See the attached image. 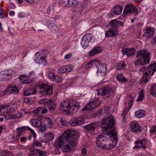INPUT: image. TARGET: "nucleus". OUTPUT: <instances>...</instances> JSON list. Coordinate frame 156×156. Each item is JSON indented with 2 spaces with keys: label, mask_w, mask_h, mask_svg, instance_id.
<instances>
[{
  "label": "nucleus",
  "mask_w": 156,
  "mask_h": 156,
  "mask_svg": "<svg viewBox=\"0 0 156 156\" xmlns=\"http://www.w3.org/2000/svg\"><path fill=\"white\" fill-rule=\"evenodd\" d=\"M44 122L47 123L48 126L51 127V124H52V120L48 117H45L44 118Z\"/></svg>",
  "instance_id": "obj_45"
},
{
  "label": "nucleus",
  "mask_w": 156,
  "mask_h": 156,
  "mask_svg": "<svg viewBox=\"0 0 156 156\" xmlns=\"http://www.w3.org/2000/svg\"><path fill=\"white\" fill-rule=\"evenodd\" d=\"M87 154V151L85 148H83L82 150V152L81 154L82 155H83L84 156H85Z\"/></svg>",
  "instance_id": "obj_60"
},
{
  "label": "nucleus",
  "mask_w": 156,
  "mask_h": 156,
  "mask_svg": "<svg viewBox=\"0 0 156 156\" xmlns=\"http://www.w3.org/2000/svg\"><path fill=\"white\" fill-rule=\"evenodd\" d=\"M30 123L33 126L37 127H39L41 125V122L37 119H31Z\"/></svg>",
  "instance_id": "obj_28"
},
{
  "label": "nucleus",
  "mask_w": 156,
  "mask_h": 156,
  "mask_svg": "<svg viewBox=\"0 0 156 156\" xmlns=\"http://www.w3.org/2000/svg\"><path fill=\"white\" fill-rule=\"evenodd\" d=\"M42 145V144L38 141H36L33 144V146L34 147L36 146L37 147H39L41 146Z\"/></svg>",
  "instance_id": "obj_54"
},
{
  "label": "nucleus",
  "mask_w": 156,
  "mask_h": 156,
  "mask_svg": "<svg viewBox=\"0 0 156 156\" xmlns=\"http://www.w3.org/2000/svg\"><path fill=\"white\" fill-rule=\"evenodd\" d=\"M135 114L136 117L141 118L144 116L145 112L143 110H138L136 112Z\"/></svg>",
  "instance_id": "obj_31"
},
{
  "label": "nucleus",
  "mask_w": 156,
  "mask_h": 156,
  "mask_svg": "<svg viewBox=\"0 0 156 156\" xmlns=\"http://www.w3.org/2000/svg\"><path fill=\"white\" fill-rule=\"evenodd\" d=\"M20 129V128L18 129V133H17V135L16 136V138L18 139L20 136L21 135L22 133V131H23L24 130H19Z\"/></svg>",
  "instance_id": "obj_58"
},
{
  "label": "nucleus",
  "mask_w": 156,
  "mask_h": 156,
  "mask_svg": "<svg viewBox=\"0 0 156 156\" xmlns=\"http://www.w3.org/2000/svg\"><path fill=\"white\" fill-rule=\"evenodd\" d=\"M37 154H38L39 156H46V153L45 151H43L38 149H36Z\"/></svg>",
  "instance_id": "obj_43"
},
{
  "label": "nucleus",
  "mask_w": 156,
  "mask_h": 156,
  "mask_svg": "<svg viewBox=\"0 0 156 156\" xmlns=\"http://www.w3.org/2000/svg\"><path fill=\"white\" fill-rule=\"evenodd\" d=\"M128 99H126L125 101L126 104H128L129 107V108H125L123 110L122 113L121 114V116L122 118L123 121L125 122L126 121L125 117L126 114L128 113V111L129 110L131 107L132 106V105L133 103V99H131L130 98H127Z\"/></svg>",
  "instance_id": "obj_14"
},
{
  "label": "nucleus",
  "mask_w": 156,
  "mask_h": 156,
  "mask_svg": "<svg viewBox=\"0 0 156 156\" xmlns=\"http://www.w3.org/2000/svg\"><path fill=\"white\" fill-rule=\"evenodd\" d=\"M118 33V31L116 29L111 27L105 33V37H109L114 36L116 35Z\"/></svg>",
  "instance_id": "obj_24"
},
{
  "label": "nucleus",
  "mask_w": 156,
  "mask_h": 156,
  "mask_svg": "<svg viewBox=\"0 0 156 156\" xmlns=\"http://www.w3.org/2000/svg\"><path fill=\"white\" fill-rule=\"evenodd\" d=\"M66 131L63 135L60 136L56 140L55 142L54 146L57 148H58L62 149V150L65 152H68L70 151V147L68 144H66V139L65 134Z\"/></svg>",
  "instance_id": "obj_3"
},
{
  "label": "nucleus",
  "mask_w": 156,
  "mask_h": 156,
  "mask_svg": "<svg viewBox=\"0 0 156 156\" xmlns=\"http://www.w3.org/2000/svg\"><path fill=\"white\" fill-rule=\"evenodd\" d=\"M29 130L30 132L31 133L34 132L33 129H32L31 128L28 126H25L23 127L20 128V129H19L20 130Z\"/></svg>",
  "instance_id": "obj_47"
},
{
  "label": "nucleus",
  "mask_w": 156,
  "mask_h": 156,
  "mask_svg": "<svg viewBox=\"0 0 156 156\" xmlns=\"http://www.w3.org/2000/svg\"><path fill=\"white\" fill-rule=\"evenodd\" d=\"M64 105H66L67 107H80V105L78 101L75 100L73 98H70L67 100L65 102H62Z\"/></svg>",
  "instance_id": "obj_18"
},
{
  "label": "nucleus",
  "mask_w": 156,
  "mask_h": 156,
  "mask_svg": "<svg viewBox=\"0 0 156 156\" xmlns=\"http://www.w3.org/2000/svg\"><path fill=\"white\" fill-rule=\"evenodd\" d=\"M19 92L18 89L15 86L12 85H10L3 93L2 96H5L6 94H17L19 93Z\"/></svg>",
  "instance_id": "obj_16"
},
{
  "label": "nucleus",
  "mask_w": 156,
  "mask_h": 156,
  "mask_svg": "<svg viewBox=\"0 0 156 156\" xmlns=\"http://www.w3.org/2000/svg\"><path fill=\"white\" fill-rule=\"evenodd\" d=\"M65 69L66 72H70L73 69V67L71 65H67L65 66Z\"/></svg>",
  "instance_id": "obj_44"
},
{
  "label": "nucleus",
  "mask_w": 156,
  "mask_h": 156,
  "mask_svg": "<svg viewBox=\"0 0 156 156\" xmlns=\"http://www.w3.org/2000/svg\"><path fill=\"white\" fill-rule=\"evenodd\" d=\"M72 56V54L71 53H69L67 55H66L65 56V58L66 59H68L71 58Z\"/></svg>",
  "instance_id": "obj_63"
},
{
  "label": "nucleus",
  "mask_w": 156,
  "mask_h": 156,
  "mask_svg": "<svg viewBox=\"0 0 156 156\" xmlns=\"http://www.w3.org/2000/svg\"><path fill=\"white\" fill-rule=\"evenodd\" d=\"M43 58V56L41 57H37L36 59H35V61H36V62H37H37H41L42 59Z\"/></svg>",
  "instance_id": "obj_57"
},
{
  "label": "nucleus",
  "mask_w": 156,
  "mask_h": 156,
  "mask_svg": "<svg viewBox=\"0 0 156 156\" xmlns=\"http://www.w3.org/2000/svg\"><path fill=\"white\" fill-rule=\"evenodd\" d=\"M114 121V118L112 115L102 121L101 126L103 130H109L97 137V145L102 149H111L117 145L118 141L117 133L113 128L115 125Z\"/></svg>",
  "instance_id": "obj_1"
},
{
  "label": "nucleus",
  "mask_w": 156,
  "mask_h": 156,
  "mask_svg": "<svg viewBox=\"0 0 156 156\" xmlns=\"http://www.w3.org/2000/svg\"><path fill=\"white\" fill-rule=\"evenodd\" d=\"M52 80L55 82H58L61 81L62 79L59 76L55 75Z\"/></svg>",
  "instance_id": "obj_50"
},
{
  "label": "nucleus",
  "mask_w": 156,
  "mask_h": 156,
  "mask_svg": "<svg viewBox=\"0 0 156 156\" xmlns=\"http://www.w3.org/2000/svg\"><path fill=\"white\" fill-rule=\"evenodd\" d=\"M146 143V140L145 139L142 140H136L135 141V143L136 144L134 147V149L140 148L142 147L143 148L145 149L146 148L145 145Z\"/></svg>",
  "instance_id": "obj_22"
},
{
  "label": "nucleus",
  "mask_w": 156,
  "mask_h": 156,
  "mask_svg": "<svg viewBox=\"0 0 156 156\" xmlns=\"http://www.w3.org/2000/svg\"><path fill=\"white\" fill-rule=\"evenodd\" d=\"M46 56H43V58L42 59V60L41 61V62H37V63L38 64H41L42 63L44 66H46V65L47 64L46 61L45 59V58H46Z\"/></svg>",
  "instance_id": "obj_48"
},
{
  "label": "nucleus",
  "mask_w": 156,
  "mask_h": 156,
  "mask_svg": "<svg viewBox=\"0 0 156 156\" xmlns=\"http://www.w3.org/2000/svg\"><path fill=\"white\" fill-rule=\"evenodd\" d=\"M130 127V131L132 132L137 133L141 130L140 126L136 122H131Z\"/></svg>",
  "instance_id": "obj_20"
},
{
  "label": "nucleus",
  "mask_w": 156,
  "mask_h": 156,
  "mask_svg": "<svg viewBox=\"0 0 156 156\" xmlns=\"http://www.w3.org/2000/svg\"><path fill=\"white\" fill-rule=\"evenodd\" d=\"M60 122L62 124V125L63 126H66V121L64 119H61L60 121Z\"/></svg>",
  "instance_id": "obj_64"
},
{
  "label": "nucleus",
  "mask_w": 156,
  "mask_h": 156,
  "mask_svg": "<svg viewBox=\"0 0 156 156\" xmlns=\"http://www.w3.org/2000/svg\"><path fill=\"white\" fill-rule=\"evenodd\" d=\"M60 105V110H63L64 114L69 115H71V113H76L80 108V107H67L66 105H64L62 102L61 103Z\"/></svg>",
  "instance_id": "obj_8"
},
{
  "label": "nucleus",
  "mask_w": 156,
  "mask_h": 156,
  "mask_svg": "<svg viewBox=\"0 0 156 156\" xmlns=\"http://www.w3.org/2000/svg\"><path fill=\"white\" fill-rule=\"evenodd\" d=\"M2 156H12V154L10 152H6L5 151H3L2 153Z\"/></svg>",
  "instance_id": "obj_51"
},
{
  "label": "nucleus",
  "mask_w": 156,
  "mask_h": 156,
  "mask_svg": "<svg viewBox=\"0 0 156 156\" xmlns=\"http://www.w3.org/2000/svg\"><path fill=\"white\" fill-rule=\"evenodd\" d=\"M116 78L119 82L125 83L127 81V79L121 74L118 75L117 76Z\"/></svg>",
  "instance_id": "obj_35"
},
{
  "label": "nucleus",
  "mask_w": 156,
  "mask_h": 156,
  "mask_svg": "<svg viewBox=\"0 0 156 156\" xmlns=\"http://www.w3.org/2000/svg\"><path fill=\"white\" fill-rule=\"evenodd\" d=\"M68 4L69 7H73L75 6L77 3L76 0H69Z\"/></svg>",
  "instance_id": "obj_41"
},
{
  "label": "nucleus",
  "mask_w": 156,
  "mask_h": 156,
  "mask_svg": "<svg viewBox=\"0 0 156 156\" xmlns=\"http://www.w3.org/2000/svg\"><path fill=\"white\" fill-rule=\"evenodd\" d=\"M5 12H4V9L1 8H0V18L3 19L5 17Z\"/></svg>",
  "instance_id": "obj_49"
},
{
  "label": "nucleus",
  "mask_w": 156,
  "mask_h": 156,
  "mask_svg": "<svg viewBox=\"0 0 156 156\" xmlns=\"http://www.w3.org/2000/svg\"><path fill=\"white\" fill-rule=\"evenodd\" d=\"M97 62L98 65H95V67L96 68V69H98V72L103 73L104 74H105L107 71V66L105 64H102L101 61L98 59L96 60V63Z\"/></svg>",
  "instance_id": "obj_15"
},
{
  "label": "nucleus",
  "mask_w": 156,
  "mask_h": 156,
  "mask_svg": "<svg viewBox=\"0 0 156 156\" xmlns=\"http://www.w3.org/2000/svg\"><path fill=\"white\" fill-rule=\"evenodd\" d=\"M69 0H61L60 1V3L61 4H65L66 5H68Z\"/></svg>",
  "instance_id": "obj_62"
},
{
  "label": "nucleus",
  "mask_w": 156,
  "mask_h": 156,
  "mask_svg": "<svg viewBox=\"0 0 156 156\" xmlns=\"http://www.w3.org/2000/svg\"><path fill=\"white\" fill-rule=\"evenodd\" d=\"M98 93V96H106L107 98H108L112 96V97H114V90L113 87L109 85H106L103 87L97 90Z\"/></svg>",
  "instance_id": "obj_5"
},
{
  "label": "nucleus",
  "mask_w": 156,
  "mask_h": 156,
  "mask_svg": "<svg viewBox=\"0 0 156 156\" xmlns=\"http://www.w3.org/2000/svg\"><path fill=\"white\" fill-rule=\"evenodd\" d=\"M139 70L143 72L145 75L151 76L154 75L156 71V62L151 63L147 67H142L140 68Z\"/></svg>",
  "instance_id": "obj_6"
},
{
  "label": "nucleus",
  "mask_w": 156,
  "mask_h": 156,
  "mask_svg": "<svg viewBox=\"0 0 156 156\" xmlns=\"http://www.w3.org/2000/svg\"><path fill=\"white\" fill-rule=\"evenodd\" d=\"M20 78L21 80V81L20 82L22 83L29 84L32 82V80H26V78L23 76H21Z\"/></svg>",
  "instance_id": "obj_38"
},
{
  "label": "nucleus",
  "mask_w": 156,
  "mask_h": 156,
  "mask_svg": "<svg viewBox=\"0 0 156 156\" xmlns=\"http://www.w3.org/2000/svg\"><path fill=\"white\" fill-rule=\"evenodd\" d=\"M36 94V90L35 89H28L24 92L23 95L27 96L30 95H34Z\"/></svg>",
  "instance_id": "obj_29"
},
{
  "label": "nucleus",
  "mask_w": 156,
  "mask_h": 156,
  "mask_svg": "<svg viewBox=\"0 0 156 156\" xmlns=\"http://www.w3.org/2000/svg\"><path fill=\"white\" fill-rule=\"evenodd\" d=\"M26 16V13L24 12H20V13L18 15L19 18H23L25 17Z\"/></svg>",
  "instance_id": "obj_56"
},
{
  "label": "nucleus",
  "mask_w": 156,
  "mask_h": 156,
  "mask_svg": "<svg viewBox=\"0 0 156 156\" xmlns=\"http://www.w3.org/2000/svg\"><path fill=\"white\" fill-rule=\"evenodd\" d=\"M9 115L10 116L8 119H15L18 118L22 116V114L21 113H18L16 114H14L12 115Z\"/></svg>",
  "instance_id": "obj_37"
},
{
  "label": "nucleus",
  "mask_w": 156,
  "mask_h": 156,
  "mask_svg": "<svg viewBox=\"0 0 156 156\" xmlns=\"http://www.w3.org/2000/svg\"><path fill=\"white\" fill-rule=\"evenodd\" d=\"M101 101L98 99L93 101L90 102L82 110V111H89L96 108L101 104Z\"/></svg>",
  "instance_id": "obj_10"
},
{
  "label": "nucleus",
  "mask_w": 156,
  "mask_h": 156,
  "mask_svg": "<svg viewBox=\"0 0 156 156\" xmlns=\"http://www.w3.org/2000/svg\"><path fill=\"white\" fill-rule=\"evenodd\" d=\"M147 76H149L145 75V73H143V76L140 82L141 84H145L147 82L148 80L147 77Z\"/></svg>",
  "instance_id": "obj_39"
},
{
  "label": "nucleus",
  "mask_w": 156,
  "mask_h": 156,
  "mask_svg": "<svg viewBox=\"0 0 156 156\" xmlns=\"http://www.w3.org/2000/svg\"><path fill=\"white\" fill-rule=\"evenodd\" d=\"M48 138L46 140L44 141L43 140H42V141L45 142H49L52 141L54 138V136L52 134H51L48 135Z\"/></svg>",
  "instance_id": "obj_46"
},
{
  "label": "nucleus",
  "mask_w": 156,
  "mask_h": 156,
  "mask_svg": "<svg viewBox=\"0 0 156 156\" xmlns=\"http://www.w3.org/2000/svg\"><path fill=\"white\" fill-rule=\"evenodd\" d=\"M90 34H85L82 38L81 41V45L84 48L90 47L93 45L94 44V39L91 36Z\"/></svg>",
  "instance_id": "obj_7"
},
{
  "label": "nucleus",
  "mask_w": 156,
  "mask_h": 156,
  "mask_svg": "<svg viewBox=\"0 0 156 156\" xmlns=\"http://www.w3.org/2000/svg\"><path fill=\"white\" fill-rule=\"evenodd\" d=\"M97 62L96 63V60H94L91 61L88 63L86 65V69H89L91 68V67H95V65H97Z\"/></svg>",
  "instance_id": "obj_32"
},
{
  "label": "nucleus",
  "mask_w": 156,
  "mask_h": 156,
  "mask_svg": "<svg viewBox=\"0 0 156 156\" xmlns=\"http://www.w3.org/2000/svg\"><path fill=\"white\" fill-rule=\"evenodd\" d=\"M144 90H142L139 93L138 98H144Z\"/></svg>",
  "instance_id": "obj_61"
},
{
  "label": "nucleus",
  "mask_w": 156,
  "mask_h": 156,
  "mask_svg": "<svg viewBox=\"0 0 156 156\" xmlns=\"http://www.w3.org/2000/svg\"><path fill=\"white\" fill-rule=\"evenodd\" d=\"M34 99L33 100L32 98H24V102L28 104H32L34 103Z\"/></svg>",
  "instance_id": "obj_42"
},
{
  "label": "nucleus",
  "mask_w": 156,
  "mask_h": 156,
  "mask_svg": "<svg viewBox=\"0 0 156 156\" xmlns=\"http://www.w3.org/2000/svg\"><path fill=\"white\" fill-rule=\"evenodd\" d=\"M48 28L52 33L59 34L61 33V31L53 23H49L48 25Z\"/></svg>",
  "instance_id": "obj_25"
},
{
  "label": "nucleus",
  "mask_w": 156,
  "mask_h": 156,
  "mask_svg": "<svg viewBox=\"0 0 156 156\" xmlns=\"http://www.w3.org/2000/svg\"><path fill=\"white\" fill-rule=\"evenodd\" d=\"M155 30L154 27H147L144 30L143 36L147 38H151L154 35Z\"/></svg>",
  "instance_id": "obj_19"
},
{
  "label": "nucleus",
  "mask_w": 156,
  "mask_h": 156,
  "mask_svg": "<svg viewBox=\"0 0 156 156\" xmlns=\"http://www.w3.org/2000/svg\"><path fill=\"white\" fill-rule=\"evenodd\" d=\"M111 26V27L116 29L118 30V27L119 26L123 25L124 23L121 21H117L116 20H111L109 23Z\"/></svg>",
  "instance_id": "obj_23"
},
{
  "label": "nucleus",
  "mask_w": 156,
  "mask_h": 156,
  "mask_svg": "<svg viewBox=\"0 0 156 156\" xmlns=\"http://www.w3.org/2000/svg\"><path fill=\"white\" fill-rule=\"evenodd\" d=\"M40 93L43 95H51L53 93V86L46 84H42L39 86Z\"/></svg>",
  "instance_id": "obj_9"
},
{
  "label": "nucleus",
  "mask_w": 156,
  "mask_h": 156,
  "mask_svg": "<svg viewBox=\"0 0 156 156\" xmlns=\"http://www.w3.org/2000/svg\"><path fill=\"white\" fill-rule=\"evenodd\" d=\"M48 75L49 78L53 79L55 76L54 74L52 72H50L48 74Z\"/></svg>",
  "instance_id": "obj_59"
},
{
  "label": "nucleus",
  "mask_w": 156,
  "mask_h": 156,
  "mask_svg": "<svg viewBox=\"0 0 156 156\" xmlns=\"http://www.w3.org/2000/svg\"><path fill=\"white\" fill-rule=\"evenodd\" d=\"M30 151L31 152V153H29L28 154V156H35L36 155L37 151L36 149L34 148V147L33 148L31 147L30 149Z\"/></svg>",
  "instance_id": "obj_40"
},
{
  "label": "nucleus",
  "mask_w": 156,
  "mask_h": 156,
  "mask_svg": "<svg viewBox=\"0 0 156 156\" xmlns=\"http://www.w3.org/2000/svg\"><path fill=\"white\" fill-rule=\"evenodd\" d=\"M39 103L41 104L48 106L49 110L51 111L54 110L56 108V105L53 101L48 100L46 98L41 99L39 101Z\"/></svg>",
  "instance_id": "obj_13"
},
{
  "label": "nucleus",
  "mask_w": 156,
  "mask_h": 156,
  "mask_svg": "<svg viewBox=\"0 0 156 156\" xmlns=\"http://www.w3.org/2000/svg\"><path fill=\"white\" fill-rule=\"evenodd\" d=\"M126 66L125 62L122 61L119 62L117 65L118 69H123L126 67Z\"/></svg>",
  "instance_id": "obj_34"
},
{
  "label": "nucleus",
  "mask_w": 156,
  "mask_h": 156,
  "mask_svg": "<svg viewBox=\"0 0 156 156\" xmlns=\"http://www.w3.org/2000/svg\"><path fill=\"white\" fill-rule=\"evenodd\" d=\"M151 53L147 49L140 50L137 52L136 56V60L134 62L135 66L140 65L142 66L150 62Z\"/></svg>",
  "instance_id": "obj_2"
},
{
  "label": "nucleus",
  "mask_w": 156,
  "mask_h": 156,
  "mask_svg": "<svg viewBox=\"0 0 156 156\" xmlns=\"http://www.w3.org/2000/svg\"><path fill=\"white\" fill-rule=\"evenodd\" d=\"M122 9L121 7L117 6L114 9V13L117 15H119L121 13Z\"/></svg>",
  "instance_id": "obj_36"
},
{
  "label": "nucleus",
  "mask_w": 156,
  "mask_h": 156,
  "mask_svg": "<svg viewBox=\"0 0 156 156\" xmlns=\"http://www.w3.org/2000/svg\"><path fill=\"white\" fill-rule=\"evenodd\" d=\"M111 108L110 106L105 107L103 108L101 110L98 112V114L102 115V114L105 113L107 115H108L111 112Z\"/></svg>",
  "instance_id": "obj_30"
},
{
  "label": "nucleus",
  "mask_w": 156,
  "mask_h": 156,
  "mask_svg": "<svg viewBox=\"0 0 156 156\" xmlns=\"http://www.w3.org/2000/svg\"><path fill=\"white\" fill-rule=\"evenodd\" d=\"M132 13L134 15H138V12L136 7L132 4H130L126 6L125 8L123 16H126L127 14Z\"/></svg>",
  "instance_id": "obj_11"
},
{
  "label": "nucleus",
  "mask_w": 156,
  "mask_h": 156,
  "mask_svg": "<svg viewBox=\"0 0 156 156\" xmlns=\"http://www.w3.org/2000/svg\"><path fill=\"white\" fill-rule=\"evenodd\" d=\"M135 51V50L133 48L123 49L121 51L123 55H126L128 56L134 55Z\"/></svg>",
  "instance_id": "obj_26"
},
{
  "label": "nucleus",
  "mask_w": 156,
  "mask_h": 156,
  "mask_svg": "<svg viewBox=\"0 0 156 156\" xmlns=\"http://www.w3.org/2000/svg\"><path fill=\"white\" fill-rule=\"evenodd\" d=\"M150 93L153 97H156V83L152 85L150 89Z\"/></svg>",
  "instance_id": "obj_33"
},
{
  "label": "nucleus",
  "mask_w": 156,
  "mask_h": 156,
  "mask_svg": "<svg viewBox=\"0 0 156 156\" xmlns=\"http://www.w3.org/2000/svg\"><path fill=\"white\" fill-rule=\"evenodd\" d=\"M98 126V123L96 122H92L84 126L83 129L88 132L92 131L94 130Z\"/></svg>",
  "instance_id": "obj_21"
},
{
  "label": "nucleus",
  "mask_w": 156,
  "mask_h": 156,
  "mask_svg": "<svg viewBox=\"0 0 156 156\" xmlns=\"http://www.w3.org/2000/svg\"><path fill=\"white\" fill-rule=\"evenodd\" d=\"M66 139V144H68L71 147L75 146L77 144L78 136L75 134V131L72 130H68L66 131L65 134Z\"/></svg>",
  "instance_id": "obj_4"
},
{
  "label": "nucleus",
  "mask_w": 156,
  "mask_h": 156,
  "mask_svg": "<svg viewBox=\"0 0 156 156\" xmlns=\"http://www.w3.org/2000/svg\"><path fill=\"white\" fill-rule=\"evenodd\" d=\"M85 120L81 117H78L72 119L70 122V125L72 126H78L85 123Z\"/></svg>",
  "instance_id": "obj_17"
},
{
  "label": "nucleus",
  "mask_w": 156,
  "mask_h": 156,
  "mask_svg": "<svg viewBox=\"0 0 156 156\" xmlns=\"http://www.w3.org/2000/svg\"><path fill=\"white\" fill-rule=\"evenodd\" d=\"M65 66L60 67L58 70L59 73H66Z\"/></svg>",
  "instance_id": "obj_52"
},
{
  "label": "nucleus",
  "mask_w": 156,
  "mask_h": 156,
  "mask_svg": "<svg viewBox=\"0 0 156 156\" xmlns=\"http://www.w3.org/2000/svg\"><path fill=\"white\" fill-rule=\"evenodd\" d=\"M36 137V135L35 133L34 132L30 133L29 136V139L30 140L32 137H33L34 140H35Z\"/></svg>",
  "instance_id": "obj_53"
},
{
  "label": "nucleus",
  "mask_w": 156,
  "mask_h": 156,
  "mask_svg": "<svg viewBox=\"0 0 156 156\" xmlns=\"http://www.w3.org/2000/svg\"><path fill=\"white\" fill-rule=\"evenodd\" d=\"M13 108L11 107V105H2L0 106V115H2L3 113L6 115H11V112L13 110Z\"/></svg>",
  "instance_id": "obj_12"
},
{
  "label": "nucleus",
  "mask_w": 156,
  "mask_h": 156,
  "mask_svg": "<svg viewBox=\"0 0 156 156\" xmlns=\"http://www.w3.org/2000/svg\"><path fill=\"white\" fill-rule=\"evenodd\" d=\"M150 132L151 133H153L156 132V125L153 126L150 130Z\"/></svg>",
  "instance_id": "obj_55"
},
{
  "label": "nucleus",
  "mask_w": 156,
  "mask_h": 156,
  "mask_svg": "<svg viewBox=\"0 0 156 156\" xmlns=\"http://www.w3.org/2000/svg\"><path fill=\"white\" fill-rule=\"evenodd\" d=\"M101 49L99 46H95L89 52V54L90 56H94L100 53Z\"/></svg>",
  "instance_id": "obj_27"
}]
</instances>
